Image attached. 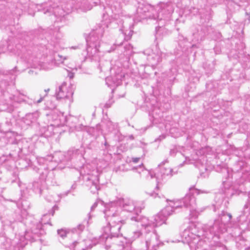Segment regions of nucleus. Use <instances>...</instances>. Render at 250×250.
Instances as JSON below:
<instances>
[{"label":"nucleus","mask_w":250,"mask_h":250,"mask_svg":"<svg viewBox=\"0 0 250 250\" xmlns=\"http://www.w3.org/2000/svg\"><path fill=\"white\" fill-rule=\"evenodd\" d=\"M104 123L103 122L102 123V126H103V125H104Z\"/></svg>","instance_id":"aec40b11"},{"label":"nucleus","mask_w":250,"mask_h":250,"mask_svg":"<svg viewBox=\"0 0 250 250\" xmlns=\"http://www.w3.org/2000/svg\"><path fill=\"white\" fill-rule=\"evenodd\" d=\"M125 139H128V138H126V137H125V138H124V140H125Z\"/></svg>","instance_id":"4be33fe9"},{"label":"nucleus","mask_w":250,"mask_h":250,"mask_svg":"<svg viewBox=\"0 0 250 250\" xmlns=\"http://www.w3.org/2000/svg\"><path fill=\"white\" fill-rule=\"evenodd\" d=\"M113 103V101L112 100H109V101L105 104L104 107L105 108H109L111 106Z\"/></svg>","instance_id":"9d476101"},{"label":"nucleus","mask_w":250,"mask_h":250,"mask_svg":"<svg viewBox=\"0 0 250 250\" xmlns=\"http://www.w3.org/2000/svg\"><path fill=\"white\" fill-rule=\"evenodd\" d=\"M148 60L149 63L151 64V65H152V66L155 65L157 64L159 62H161V54H153L148 57Z\"/></svg>","instance_id":"39448f33"},{"label":"nucleus","mask_w":250,"mask_h":250,"mask_svg":"<svg viewBox=\"0 0 250 250\" xmlns=\"http://www.w3.org/2000/svg\"><path fill=\"white\" fill-rule=\"evenodd\" d=\"M152 116L156 122H160L162 116V112L159 109H155L152 112Z\"/></svg>","instance_id":"6e6552de"},{"label":"nucleus","mask_w":250,"mask_h":250,"mask_svg":"<svg viewBox=\"0 0 250 250\" xmlns=\"http://www.w3.org/2000/svg\"><path fill=\"white\" fill-rule=\"evenodd\" d=\"M124 54L125 56H129L132 54L133 47L130 44H127L124 46Z\"/></svg>","instance_id":"1a4fd4ad"},{"label":"nucleus","mask_w":250,"mask_h":250,"mask_svg":"<svg viewBox=\"0 0 250 250\" xmlns=\"http://www.w3.org/2000/svg\"><path fill=\"white\" fill-rule=\"evenodd\" d=\"M165 138H166V135L164 134H163L162 135H160L157 139L155 140V141H161L162 140L165 139Z\"/></svg>","instance_id":"9b49d317"},{"label":"nucleus","mask_w":250,"mask_h":250,"mask_svg":"<svg viewBox=\"0 0 250 250\" xmlns=\"http://www.w3.org/2000/svg\"><path fill=\"white\" fill-rule=\"evenodd\" d=\"M69 77L70 78H73V77H74V74L71 73L70 74H69Z\"/></svg>","instance_id":"4468645a"},{"label":"nucleus","mask_w":250,"mask_h":250,"mask_svg":"<svg viewBox=\"0 0 250 250\" xmlns=\"http://www.w3.org/2000/svg\"><path fill=\"white\" fill-rule=\"evenodd\" d=\"M43 99V97H41L40 99L36 102V103H41V102L42 101Z\"/></svg>","instance_id":"ddd939ff"},{"label":"nucleus","mask_w":250,"mask_h":250,"mask_svg":"<svg viewBox=\"0 0 250 250\" xmlns=\"http://www.w3.org/2000/svg\"><path fill=\"white\" fill-rule=\"evenodd\" d=\"M44 91H45L46 92H48V91H49V89L48 88V89H45Z\"/></svg>","instance_id":"a211bd4d"},{"label":"nucleus","mask_w":250,"mask_h":250,"mask_svg":"<svg viewBox=\"0 0 250 250\" xmlns=\"http://www.w3.org/2000/svg\"><path fill=\"white\" fill-rule=\"evenodd\" d=\"M119 23H120V24L122 25V28L121 29V30L122 31L123 34L124 35V36L125 40L126 41H128V40H130L132 35L133 31H132L131 30H129L128 33L127 34V33H126V32L127 31V30L125 32H124V28H125V26L123 25L124 21H123V20L119 21Z\"/></svg>","instance_id":"423d86ee"},{"label":"nucleus","mask_w":250,"mask_h":250,"mask_svg":"<svg viewBox=\"0 0 250 250\" xmlns=\"http://www.w3.org/2000/svg\"><path fill=\"white\" fill-rule=\"evenodd\" d=\"M39 116V113L37 112L28 113L23 119V121L26 125H29L32 123L36 122Z\"/></svg>","instance_id":"20e7f679"},{"label":"nucleus","mask_w":250,"mask_h":250,"mask_svg":"<svg viewBox=\"0 0 250 250\" xmlns=\"http://www.w3.org/2000/svg\"><path fill=\"white\" fill-rule=\"evenodd\" d=\"M73 94V91L71 87H67L66 83H63L59 87V90L56 93V97L58 99H69L72 96Z\"/></svg>","instance_id":"7ed1b4c3"},{"label":"nucleus","mask_w":250,"mask_h":250,"mask_svg":"<svg viewBox=\"0 0 250 250\" xmlns=\"http://www.w3.org/2000/svg\"><path fill=\"white\" fill-rule=\"evenodd\" d=\"M72 48H74V49H76V47H74V46H72Z\"/></svg>","instance_id":"412c9836"},{"label":"nucleus","mask_w":250,"mask_h":250,"mask_svg":"<svg viewBox=\"0 0 250 250\" xmlns=\"http://www.w3.org/2000/svg\"><path fill=\"white\" fill-rule=\"evenodd\" d=\"M148 5H140L137 9V14L139 15V16L142 17L145 13L148 11Z\"/></svg>","instance_id":"0eeeda50"},{"label":"nucleus","mask_w":250,"mask_h":250,"mask_svg":"<svg viewBox=\"0 0 250 250\" xmlns=\"http://www.w3.org/2000/svg\"><path fill=\"white\" fill-rule=\"evenodd\" d=\"M17 133H14V132L13 133V135L14 136H15L16 135H17Z\"/></svg>","instance_id":"6ab92c4d"},{"label":"nucleus","mask_w":250,"mask_h":250,"mask_svg":"<svg viewBox=\"0 0 250 250\" xmlns=\"http://www.w3.org/2000/svg\"><path fill=\"white\" fill-rule=\"evenodd\" d=\"M138 159H139L138 158H134V159H133V162H134L136 163V162H138Z\"/></svg>","instance_id":"dca6fc26"},{"label":"nucleus","mask_w":250,"mask_h":250,"mask_svg":"<svg viewBox=\"0 0 250 250\" xmlns=\"http://www.w3.org/2000/svg\"><path fill=\"white\" fill-rule=\"evenodd\" d=\"M104 33V29L101 27L92 31L86 39L87 42V57L94 59L98 56L100 52V39Z\"/></svg>","instance_id":"f257e3e1"},{"label":"nucleus","mask_w":250,"mask_h":250,"mask_svg":"<svg viewBox=\"0 0 250 250\" xmlns=\"http://www.w3.org/2000/svg\"><path fill=\"white\" fill-rule=\"evenodd\" d=\"M128 138H129L130 139H131V140H133V139H134V137H133V136L132 135H130V136H128Z\"/></svg>","instance_id":"2eb2a0df"},{"label":"nucleus","mask_w":250,"mask_h":250,"mask_svg":"<svg viewBox=\"0 0 250 250\" xmlns=\"http://www.w3.org/2000/svg\"><path fill=\"white\" fill-rule=\"evenodd\" d=\"M174 11L173 7L171 3H162L159 6L157 18L162 20L169 18Z\"/></svg>","instance_id":"f03ea898"},{"label":"nucleus","mask_w":250,"mask_h":250,"mask_svg":"<svg viewBox=\"0 0 250 250\" xmlns=\"http://www.w3.org/2000/svg\"><path fill=\"white\" fill-rule=\"evenodd\" d=\"M4 52V49L2 48L1 49V50L0 51V53H1Z\"/></svg>","instance_id":"f3484780"},{"label":"nucleus","mask_w":250,"mask_h":250,"mask_svg":"<svg viewBox=\"0 0 250 250\" xmlns=\"http://www.w3.org/2000/svg\"><path fill=\"white\" fill-rule=\"evenodd\" d=\"M112 123L110 122V121H108L107 123V127H108V129L110 130L111 128H112Z\"/></svg>","instance_id":"f8f14e48"}]
</instances>
